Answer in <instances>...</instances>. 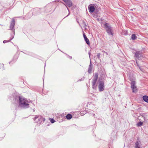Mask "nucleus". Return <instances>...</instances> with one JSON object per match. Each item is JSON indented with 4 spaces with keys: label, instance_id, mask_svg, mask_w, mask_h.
I'll list each match as a JSON object with an SVG mask.
<instances>
[{
    "label": "nucleus",
    "instance_id": "obj_1",
    "mask_svg": "<svg viewBox=\"0 0 148 148\" xmlns=\"http://www.w3.org/2000/svg\"><path fill=\"white\" fill-rule=\"evenodd\" d=\"M17 98L18 100L19 106L21 108H26L29 107V104L27 103L28 101L26 99L21 96L17 97Z\"/></svg>",
    "mask_w": 148,
    "mask_h": 148
},
{
    "label": "nucleus",
    "instance_id": "obj_2",
    "mask_svg": "<svg viewBox=\"0 0 148 148\" xmlns=\"http://www.w3.org/2000/svg\"><path fill=\"white\" fill-rule=\"evenodd\" d=\"M104 27L105 28L106 32L109 35H111L112 36H113V29L110 24L106 23L104 25Z\"/></svg>",
    "mask_w": 148,
    "mask_h": 148
},
{
    "label": "nucleus",
    "instance_id": "obj_3",
    "mask_svg": "<svg viewBox=\"0 0 148 148\" xmlns=\"http://www.w3.org/2000/svg\"><path fill=\"white\" fill-rule=\"evenodd\" d=\"M34 120L38 124H41L42 122L45 121V119L40 115H36L34 119Z\"/></svg>",
    "mask_w": 148,
    "mask_h": 148
},
{
    "label": "nucleus",
    "instance_id": "obj_4",
    "mask_svg": "<svg viewBox=\"0 0 148 148\" xmlns=\"http://www.w3.org/2000/svg\"><path fill=\"white\" fill-rule=\"evenodd\" d=\"M98 78V75L97 73H95V74L94 76L92 79V87L93 89H96V86H95L96 82L97 81Z\"/></svg>",
    "mask_w": 148,
    "mask_h": 148
},
{
    "label": "nucleus",
    "instance_id": "obj_5",
    "mask_svg": "<svg viewBox=\"0 0 148 148\" xmlns=\"http://www.w3.org/2000/svg\"><path fill=\"white\" fill-rule=\"evenodd\" d=\"M98 87L99 91H103L104 89V82L103 81H99L98 82Z\"/></svg>",
    "mask_w": 148,
    "mask_h": 148
},
{
    "label": "nucleus",
    "instance_id": "obj_6",
    "mask_svg": "<svg viewBox=\"0 0 148 148\" xmlns=\"http://www.w3.org/2000/svg\"><path fill=\"white\" fill-rule=\"evenodd\" d=\"M131 88L133 92H136L137 91V88L136 85V82L135 81H132L131 83Z\"/></svg>",
    "mask_w": 148,
    "mask_h": 148
},
{
    "label": "nucleus",
    "instance_id": "obj_7",
    "mask_svg": "<svg viewBox=\"0 0 148 148\" xmlns=\"http://www.w3.org/2000/svg\"><path fill=\"white\" fill-rule=\"evenodd\" d=\"M63 1L66 4H65L64 3H63L65 6L66 7L68 10L69 12V10L68 8L67 7V6L69 7H71L72 5V2L70 0H63Z\"/></svg>",
    "mask_w": 148,
    "mask_h": 148
},
{
    "label": "nucleus",
    "instance_id": "obj_8",
    "mask_svg": "<svg viewBox=\"0 0 148 148\" xmlns=\"http://www.w3.org/2000/svg\"><path fill=\"white\" fill-rule=\"evenodd\" d=\"M135 56L137 59L140 60L142 57V53L140 51L136 52L135 53Z\"/></svg>",
    "mask_w": 148,
    "mask_h": 148
},
{
    "label": "nucleus",
    "instance_id": "obj_9",
    "mask_svg": "<svg viewBox=\"0 0 148 148\" xmlns=\"http://www.w3.org/2000/svg\"><path fill=\"white\" fill-rule=\"evenodd\" d=\"M15 24V20L14 19H12V21H11L10 24V30L12 29L14 26Z\"/></svg>",
    "mask_w": 148,
    "mask_h": 148
},
{
    "label": "nucleus",
    "instance_id": "obj_10",
    "mask_svg": "<svg viewBox=\"0 0 148 148\" xmlns=\"http://www.w3.org/2000/svg\"><path fill=\"white\" fill-rule=\"evenodd\" d=\"M141 142L138 140L135 143V148H137L139 147H141Z\"/></svg>",
    "mask_w": 148,
    "mask_h": 148
},
{
    "label": "nucleus",
    "instance_id": "obj_11",
    "mask_svg": "<svg viewBox=\"0 0 148 148\" xmlns=\"http://www.w3.org/2000/svg\"><path fill=\"white\" fill-rule=\"evenodd\" d=\"M83 36L84 39L86 42V43L88 45L90 44V42L88 39L87 38L86 35L83 32Z\"/></svg>",
    "mask_w": 148,
    "mask_h": 148
},
{
    "label": "nucleus",
    "instance_id": "obj_12",
    "mask_svg": "<svg viewBox=\"0 0 148 148\" xmlns=\"http://www.w3.org/2000/svg\"><path fill=\"white\" fill-rule=\"evenodd\" d=\"M89 12L91 13L93 12L95 10V7L93 6H90L88 7Z\"/></svg>",
    "mask_w": 148,
    "mask_h": 148
},
{
    "label": "nucleus",
    "instance_id": "obj_13",
    "mask_svg": "<svg viewBox=\"0 0 148 148\" xmlns=\"http://www.w3.org/2000/svg\"><path fill=\"white\" fill-rule=\"evenodd\" d=\"M93 65L91 64V62H90V64L89 65V67L88 69V72L89 73H91L92 72V67Z\"/></svg>",
    "mask_w": 148,
    "mask_h": 148
},
{
    "label": "nucleus",
    "instance_id": "obj_14",
    "mask_svg": "<svg viewBox=\"0 0 148 148\" xmlns=\"http://www.w3.org/2000/svg\"><path fill=\"white\" fill-rule=\"evenodd\" d=\"M143 98L145 102L148 103V96L146 95L144 96L143 97Z\"/></svg>",
    "mask_w": 148,
    "mask_h": 148
},
{
    "label": "nucleus",
    "instance_id": "obj_15",
    "mask_svg": "<svg viewBox=\"0 0 148 148\" xmlns=\"http://www.w3.org/2000/svg\"><path fill=\"white\" fill-rule=\"evenodd\" d=\"M46 7L48 9L50 8V10L49 11V12H51L52 10V5L51 4H48V5H47V6Z\"/></svg>",
    "mask_w": 148,
    "mask_h": 148
},
{
    "label": "nucleus",
    "instance_id": "obj_16",
    "mask_svg": "<svg viewBox=\"0 0 148 148\" xmlns=\"http://www.w3.org/2000/svg\"><path fill=\"white\" fill-rule=\"evenodd\" d=\"M72 115L70 114H68L66 116V118L68 119H70L72 118Z\"/></svg>",
    "mask_w": 148,
    "mask_h": 148
},
{
    "label": "nucleus",
    "instance_id": "obj_17",
    "mask_svg": "<svg viewBox=\"0 0 148 148\" xmlns=\"http://www.w3.org/2000/svg\"><path fill=\"white\" fill-rule=\"evenodd\" d=\"M136 36L135 34H132L131 36V38L133 40H134L136 38Z\"/></svg>",
    "mask_w": 148,
    "mask_h": 148
},
{
    "label": "nucleus",
    "instance_id": "obj_18",
    "mask_svg": "<svg viewBox=\"0 0 148 148\" xmlns=\"http://www.w3.org/2000/svg\"><path fill=\"white\" fill-rule=\"evenodd\" d=\"M82 24L83 25V27L86 29V27H87V24L86 22L84 21H83Z\"/></svg>",
    "mask_w": 148,
    "mask_h": 148
},
{
    "label": "nucleus",
    "instance_id": "obj_19",
    "mask_svg": "<svg viewBox=\"0 0 148 148\" xmlns=\"http://www.w3.org/2000/svg\"><path fill=\"white\" fill-rule=\"evenodd\" d=\"M122 34L125 36L127 35L128 34L127 31L125 30L123 31Z\"/></svg>",
    "mask_w": 148,
    "mask_h": 148
},
{
    "label": "nucleus",
    "instance_id": "obj_20",
    "mask_svg": "<svg viewBox=\"0 0 148 148\" xmlns=\"http://www.w3.org/2000/svg\"><path fill=\"white\" fill-rule=\"evenodd\" d=\"M143 124V122L140 121V122L138 123L137 124V125L138 126H141Z\"/></svg>",
    "mask_w": 148,
    "mask_h": 148
},
{
    "label": "nucleus",
    "instance_id": "obj_21",
    "mask_svg": "<svg viewBox=\"0 0 148 148\" xmlns=\"http://www.w3.org/2000/svg\"><path fill=\"white\" fill-rule=\"evenodd\" d=\"M49 119L50 120V121L52 123H53L55 121V120L53 119Z\"/></svg>",
    "mask_w": 148,
    "mask_h": 148
},
{
    "label": "nucleus",
    "instance_id": "obj_22",
    "mask_svg": "<svg viewBox=\"0 0 148 148\" xmlns=\"http://www.w3.org/2000/svg\"><path fill=\"white\" fill-rule=\"evenodd\" d=\"M10 42V40H5L3 41V42L4 43H5L6 42Z\"/></svg>",
    "mask_w": 148,
    "mask_h": 148
},
{
    "label": "nucleus",
    "instance_id": "obj_23",
    "mask_svg": "<svg viewBox=\"0 0 148 148\" xmlns=\"http://www.w3.org/2000/svg\"><path fill=\"white\" fill-rule=\"evenodd\" d=\"M100 53H98L97 55V57L99 58H100Z\"/></svg>",
    "mask_w": 148,
    "mask_h": 148
},
{
    "label": "nucleus",
    "instance_id": "obj_24",
    "mask_svg": "<svg viewBox=\"0 0 148 148\" xmlns=\"http://www.w3.org/2000/svg\"><path fill=\"white\" fill-rule=\"evenodd\" d=\"M14 36H12V38H10V40H12L13 39V38H14Z\"/></svg>",
    "mask_w": 148,
    "mask_h": 148
},
{
    "label": "nucleus",
    "instance_id": "obj_25",
    "mask_svg": "<svg viewBox=\"0 0 148 148\" xmlns=\"http://www.w3.org/2000/svg\"><path fill=\"white\" fill-rule=\"evenodd\" d=\"M136 63H137V64H137V61H136ZM137 65H138V66L139 67V69H140V67L139 66H138V64H137Z\"/></svg>",
    "mask_w": 148,
    "mask_h": 148
},
{
    "label": "nucleus",
    "instance_id": "obj_26",
    "mask_svg": "<svg viewBox=\"0 0 148 148\" xmlns=\"http://www.w3.org/2000/svg\"><path fill=\"white\" fill-rule=\"evenodd\" d=\"M83 112V114H86V112Z\"/></svg>",
    "mask_w": 148,
    "mask_h": 148
},
{
    "label": "nucleus",
    "instance_id": "obj_27",
    "mask_svg": "<svg viewBox=\"0 0 148 148\" xmlns=\"http://www.w3.org/2000/svg\"><path fill=\"white\" fill-rule=\"evenodd\" d=\"M69 58L70 59H72V57L71 56H69Z\"/></svg>",
    "mask_w": 148,
    "mask_h": 148
},
{
    "label": "nucleus",
    "instance_id": "obj_28",
    "mask_svg": "<svg viewBox=\"0 0 148 148\" xmlns=\"http://www.w3.org/2000/svg\"><path fill=\"white\" fill-rule=\"evenodd\" d=\"M69 14H70V13H69V12L68 14L66 17L68 16L69 15Z\"/></svg>",
    "mask_w": 148,
    "mask_h": 148
},
{
    "label": "nucleus",
    "instance_id": "obj_29",
    "mask_svg": "<svg viewBox=\"0 0 148 148\" xmlns=\"http://www.w3.org/2000/svg\"><path fill=\"white\" fill-rule=\"evenodd\" d=\"M88 53H89V56L90 57V53L89 52Z\"/></svg>",
    "mask_w": 148,
    "mask_h": 148
},
{
    "label": "nucleus",
    "instance_id": "obj_30",
    "mask_svg": "<svg viewBox=\"0 0 148 148\" xmlns=\"http://www.w3.org/2000/svg\"><path fill=\"white\" fill-rule=\"evenodd\" d=\"M105 53H106L107 55H108V53H107V52H105Z\"/></svg>",
    "mask_w": 148,
    "mask_h": 148
},
{
    "label": "nucleus",
    "instance_id": "obj_31",
    "mask_svg": "<svg viewBox=\"0 0 148 148\" xmlns=\"http://www.w3.org/2000/svg\"><path fill=\"white\" fill-rule=\"evenodd\" d=\"M83 78H84L83 77ZM84 79V78H83V80ZM83 80V79H82L81 80H80V81H81V80Z\"/></svg>",
    "mask_w": 148,
    "mask_h": 148
},
{
    "label": "nucleus",
    "instance_id": "obj_32",
    "mask_svg": "<svg viewBox=\"0 0 148 148\" xmlns=\"http://www.w3.org/2000/svg\"><path fill=\"white\" fill-rule=\"evenodd\" d=\"M95 115V114H93V115L94 116V115Z\"/></svg>",
    "mask_w": 148,
    "mask_h": 148
},
{
    "label": "nucleus",
    "instance_id": "obj_33",
    "mask_svg": "<svg viewBox=\"0 0 148 148\" xmlns=\"http://www.w3.org/2000/svg\"><path fill=\"white\" fill-rule=\"evenodd\" d=\"M28 14H27L26 16H27L28 15Z\"/></svg>",
    "mask_w": 148,
    "mask_h": 148
}]
</instances>
